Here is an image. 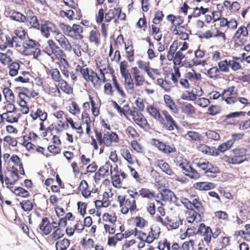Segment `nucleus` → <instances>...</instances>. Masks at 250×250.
Segmentation results:
<instances>
[{
	"label": "nucleus",
	"mask_w": 250,
	"mask_h": 250,
	"mask_svg": "<svg viewBox=\"0 0 250 250\" xmlns=\"http://www.w3.org/2000/svg\"><path fill=\"white\" fill-rule=\"evenodd\" d=\"M161 195V200L163 201H169L173 203H176L178 201V198L174 193L169 189L163 188L160 191Z\"/></svg>",
	"instance_id": "1"
},
{
	"label": "nucleus",
	"mask_w": 250,
	"mask_h": 250,
	"mask_svg": "<svg viewBox=\"0 0 250 250\" xmlns=\"http://www.w3.org/2000/svg\"><path fill=\"white\" fill-rule=\"evenodd\" d=\"M160 123L163 125V127L168 130H173L174 127L177 130L180 128V127L170 114L165 117L163 123Z\"/></svg>",
	"instance_id": "2"
},
{
	"label": "nucleus",
	"mask_w": 250,
	"mask_h": 250,
	"mask_svg": "<svg viewBox=\"0 0 250 250\" xmlns=\"http://www.w3.org/2000/svg\"><path fill=\"white\" fill-rule=\"evenodd\" d=\"M180 108L182 112L188 116H191L195 113V108L190 103L187 102H180Z\"/></svg>",
	"instance_id": "3"
},
{
	"label": "nucleus",
	"mask_w": 250,
	"mask_h": 250,
	"mask_svg": "<svg viewBox=\"0 0 250 250\" xmlns=\"http://www.w3.org/2000/svg\"><path fill=\"white\" fill-rule=\"evenodd\" d=\"M193 187L199 190H208L214 189L215 185L211 182H200L194 184Z\"/></svg>",
	"instance_id": "4"
},
{
	"label": "nucleus",
	"mask_w": 250,
	"mask_h": 250,
	"mask_svg": "<svg viewBox=\"0 0 250 250\" xmlns=\"http://www.w3.org/2000/svg\"><path fill=\"white\" fill-rule=\"evenodd\" d=\"M185 55L180 51H177L175 53L174 58L173 59V63L174 65H178L179 67L184 66L187 64L188 61L185 60L182 62V60L185 58Z\"/></svg>",
	"instance_id": "5"
},
{
	"label": "nucleus",
	"mask_w": 250,
	"mask_h": 250,
	"mask_svg": "<svg viewBox=\"0 0 250 250\" xmlns=\"http://www.w3.org/2000/svg\"><path fill=\"white\" fill-rule=\"evenodd\" d=\"M109 172V167L108 166H103L101 167L98 171L96 172L94 176V181L96 184L99 183V181L100 180V177H102L103 178L105 177L107 175V174Z\"/></svg>",
	"instance_id": "6"
},
{
	"label": "nucleus",
	"mask_w": 250,
	"mask_h": 250,
	"mask_svg": "<svg viewBox=\"0 0 250 250\" xmlns=\"http://www.w3.org/2000/svg\"><path fill=\"white\" fill-rule=\"evenodd\" d=\"M164 100L167 106L174 113L177 114L178 113V109L170 95L167 94L164 95Z\"/></svg>",
	"instance_id": "7"
},
{
	"label": "nucleus",
	"mask_w": 250,
	"mask_h": 250,
	"mask_svg": "<svg viewBox=\"0 0 250 250\" xmlns=\"http://www.w3.org/2000/svg\"><path fill=\"white\" fill-rule=\"evenodd\" d=\"M147 111L159 123H163L164 118L161 116L159 111L153 105H150L146 108Z\"/></svg>",
	"instance_id": "8"
},
{
	"label": "nucleus",
	"mask_w": 250,
	"mask_h": 250,
	"mask_svg": "<svg viewBox=\"0 0 250 250\" xmlns=\"http://www.w3.org/2000/svg\"><path fill=\"white\" fill-rule=\"evenodd\" d=\"M128 63L125 60L122 61L120 64V72L122 77L126 81L127 79L131 77V75L129 72V70L127 69Z\"/></svg>",
	"instance_id": "9"
},
{
	"label": "nucleus",
	"mask_w": 250,
	"mask_h": 250,
	"mask_svg": "<svg viewBox=\"0 0 250 250\" xmlns=\"http://www.w3.org/2000/svg\"><path fill=\"white\" fill-rule=\"evenodd\" d=\"M128 63L125 60L122 61L120 64V72L122 77L126 81L127 79L131 77V75L129 72V70L127 69Z\"/></svg>",
	"instance_id": "10"
},
{
	"label": "nucleus",
	"mask_w": 250,
	"mask_h": 250,
	"mask_svg": "<svg viewBox=\"0 0 250 250\" xmlns=\"http://www.w3.org/2000/svg\"><path fill=\"white\" fill-rule=\"evenodd\" d=\"M51 76L54 81L59 82L62 86L63 84H65V87L67 86V82L61 78L60 73L58 69H53L51 73Z\"/></svg>",
	"instance_id": "11"
},
{
	"label": "nucleus",
	"mask_w": 250,
	"mask_h": 250,
	"mask_svg": "<svg viewBox=\"0 0 250 250\" xmlns=\"http://www.w3.org/2000/svg\"><path fill=\"white\" fill-rule=\"evenodd\" d=\"M53 227L55 230L50 235L53 241H57L64 236V233L63 230L61 229L59 226L53 225Z\"/></svg>",
	"instance_id": "12"
},
{
	"label": "nucleus",
	"mask_w": 250,
	"mask_h": 250,
	"mask_svg": "<svg viewBox=\"0 0 250 250\" xmlns=\"http://www.w3.org/2000/svg\"><path fill=\"white\" fill-rule=\"evenodd\" d=\"M55 39L62 48H64L66 50H68L69 51L71 50V44L69 42L68 40L63 35H61L60 37L56 36Z\"/></svg>",
	"instance_id": "13"
},
{
	"label": "nucleus",
	"mask_w": 250,
	"mask_h": 250,
	"mask_svg": "<svg viewBox=\"0 0 250 250\" xmlns=\"http://www.w3.org/2000/svg\"><path fill=\"white\" fill-rule=\"evenodd\" d=\"M178 43L181 44V42H178V41L176 40L174 41L173 43L170 45L167 56L169 61H172L174 58V55H175L176 51L178 48Z\"/></svg>",
	"instance_id": "14"
},
{
	"label": "nucleus",
	"mask_w": 250,
	"mask_h": 250,
	"mask_svg": "<svg viewBox=\"0 0 250 250\" xmlns=\"http://www.w3.org/2000/svg\"><path fill=\"white\" fill-rule=\"evenodd\" d=\"M70 244V240L68 239L64 238L56 243V250H66L69 247Z\"/></svg>",
	"instance_id": "15"
},
{
	"label": "nucleus",
	"mask_w": 250,
	"mask_h": 250,
	"mask_svg": "<svg viewBox=\"0 0 250 250\" xmlns=\"http://www.w3.org/2000/svg\"><path fill=\"white\" fill-rule=\"evenodd\" d=\"M33 111H32L30 116L33 120H36L38 118H40V120L44 122L47 119V113L46 112H42V110L40 108H38L37 109L34 115H33Z\"/></svg>",
	"instance_id": "16"
},
{
	"label": "nucleus",
	"mask_w": 250,
	"mask_h": 250,
	"mask_svg": "<svg viewBox=\"0 0 250 250\" xmlns=\"http://www.w3.org/2000/svg\"><path fill=\"white\" fill-rule=\"evenodd\" d=\"M8 67L9 68V75L14 77L18 75L20 65L19 62H15L9 64Z\"/></svg>",
	"instance_id": "17"
},
{
	"label": "nucleus",
	"mask_w": 250,
	"mask_h": 250,
	"mask_svg": "<svg viewBox=\"0 0 250 250\" xmlns=\"http://www.w3.org/2000/svg\"><path fill=\"white\" fill-rule=\"evenodd\" d=\"M10 18L14 21L21 22H26L27 21L28 19L19 12H13L11 15H10Z\"/></svg>",
	"instance_id": "18"
},
{
	"label": "nucleus",
	"mask_w": 250,
	"mask_h": 250,
	"mask_svg": "<svg viewBox=\"0 0 250 250\" xmlns=\"http://www.w3.org/2000/svg\"><path fill=\"white\" fill-rule=\"evenodd\" d=\"M121 8L120 7L115 8L113 9H110L109 11L105 14V21L109 22L112 19H114L118 14V12L121 11Z\"/></svg>",
	"instance_id": "19"
},
{
	"label": "nucleus",
	"mask_w": 250,
	"mask_h": 250,
	"mask_svg": "<svg viewBox=\"0 0 250 250\" xmlns=\"http://www.w3.org/2000/svg\"><path fill=\"white\" fill-rule=\"evenodd\" d=\"M3 93L7 102L11 103L10 101L15 102V96L12 90L9 88H4L3 90Z\"/></svg>",
	"instance_id": "20"
},
{
	"label": "nucleus",
	"mask_w": 250,
	"mask_h": 250,
	"mask_svg": "<svg viewBox=\"0 0 250 250\" xmlns=\"http://www.w3.org/2000/svg\"><path fill=\"white\" fill-rule=\"evenodd\" d=\"M14 193L16 196L23 198H27L30 196L29 192L26 189L21 187H18L15 188Z\"/></svg>",
	"instance_id": "21"
},
{
	"label": "nucleus",
	"mask_w": 250,
	"mask_h": 250,
	"mask_svg": "<svg viewBox=\"0 0 250 250\" xmlns=\"http://www.w3.org/2000/svg\"><path fill=\"white\" fill-rule=\"evenodd\" d=\"M207 165L208 167V168H207L206 170L205 171V174L210 173L216 174L221 172V170L218 167L214 166L211 163H209V162H207Z\"/></svg>",
	"instance_id": "22"
},
{
	"label": "nucleus",
	"mask_w": 250,
	"mask_h": 250,
	"mask_svg": "<svg viewBox=\"0 0 250 250\" xmlns=\"http://www.w3.org/2000/svg\"><path fill=\"white\" fill-rule=\"evenodd\" d=\"M233 141L229 140L220 144L217 148V151L219 152H224L225 151L229 149L233 145Z\"/></svg>",
	"instance_id": "23"
},
{
	"label": "nucleus",
	"mask_w": 250,
	"mask_h": 250,
	"mask_svg": "<svg viewBox=\"0 0 250 250\" xmlns=\"http://www.w3.org/2000/svg\"><path fill=\"white\" fill-rule=\"evenodd\" d=\"M20 206L24 211H30L34 207L33 204L28 200L20 202Z\"/></svg>",
	"instance_id": "24"
},
{
	"label": "nucleus",
	"mask_w": 250,
	"mask_h": 250,
	"mask_svg": "<svg viewBox=\"0 0 250 250\" xmlns=\"http://www.w3.org/2000/svg\"><path fill=\"white\" fill-rule=\"evenodd\" d=\"M80 72L84 80L87 81H90L92 83H93V76L92 75H89V69L88 67L86 68H81Z\"/></svg>",
	"instance_id": "25"
},
{
	"label": "nucleus",
	"mask_w": 250,
	"mask_h": 250,
	"mask_svg": "<svg viewBox=\"0 0 250 250\" xmlns=\"http://www.w3.org/2000/svg\"><path fill=\"white\" fill-rule=\"evenodd\" d=\"M218 65L221 71L227 72L229 71L230 64L229 61H228L227 59L219 62Z\"/></svg>",
	"instance_id": "26"
},
{
	"label": "nucleus",
	"mask_w": 250,
	"mask_h": 250,
	"mask_svg": "<svg viewBox=\"0 0 250 250\" xmlns=\"http://www.w3.org/2000/svg\"><path fill=\"white\" fill-rule=\"evenodd\" d=\"M208 11L209 9L208 8H204L203 6H201L200 8L196 7L194 9L193 16L195 18L198 17L200 16L201 14L202 15H205Z\"/></svg>",
	"instance_id": "27"
},
{
	"label": "nucleus",
	"mask_w": 250,
	"mask_h": 250,
	"mask_svg": "<svg viewBox=\"0 0 250 250\" xmlns=\"http://www.w3.org/2000/svg\"><path fill=\"white\" fill-rule=\"evenodd\" d=\"M60 28L63 31L64 34L71 37H73L74 35L71 34V27L69 25L60 22L59 24Z\"/></svg>",
	"instance_id": "28"
},
{
	"label": "nucleus",
	"mask_w": 250,
	"mask_h": 250,
	"mask_svg": "<svg viewBox=\"0 0 250 250\" xmlns=\"http://www.w3.org/2000/svg\"><path fill=\"white\" fill-rule=\"evenodd\" d=\"M140 195L143 198H152L155 197L154 193L151 192L148 189L141 188L140 191Z\"/></svg>",
	"instance_id": "29"
},
{
	"label": "nucleus",
	"mask_w": 250,
	"mask_h": 250,
	"mask_svg": "<svg viewBox=\"0 0 250 250\" xmlns=\"http://www.w3.org/2000/svg\"><path fill=\"white\" fill-rule=\"evenodd\" d=\"M192 208L193 207L197 209L198 212H201L202 213L205 211V209L202 205L201 202L198 201L197 199H194L191 202Z\"/></svg>",
	"instance_id": "30"
},
{
	"label": "nucleus",
	"mask_w": 250,
	"mask_h": 250,
	"mask_svg": "<svg viewBox=\"0 0 250 250\" xmlns=\"http://www.w3.org/2000/svg\"><path fill=\"white\" fill-rule=\"evenodd\" d=\"M32 15L29 17V20L28 18L27 21H28L30 24H32V26L37 29H39L40 27V23L38 21V19L37 17L35 15H33V13H32Z\"/></svg>",
	"instance_id": "31"
},
{
	"label": "nucleus",
	"mask_w": 250,
	"mask_h": 250,
	"mask_svg": "<svg viewBox=\"0 0 250 250\" xmlns=\"http://www.w3.org/2000/svg\"><path fill=\"white\" fill-rule=\"evenodd\" d=\"M221 110V108L219 105H211L208 108V114L212 116H215L219 113Z\"/></svg>",
	"instance_id": "32"
},
{
	"label": "nucleus",
	"mask_w": 250,
	"mask_h": 250,
	"mask_svg": "<svg viewBox=\"0 0 250 250\" xmlns=\"http://www.w3.org/2000/svg\"><path fill=\"white\" fill-rule=\"evenodd\" d=\"M117 218L115 213H114L113 216L108 213H104L103 216V221L105 222L109 221L112 224H114L116 222Z\"/></svg>",
	"instance_id": "33"
},
{
	"label": "nucleus",
	"mask_w": 250,
	"mask_h": 250,
	"mask_svg": "<svg viewBox=\"0 0 250 250\" xmlns=\"http://www.w3.org/2000/svg\"><path fill=\"white\" fill-rule=\"evenodd\" d=\"M164 15L163 13V12L161 10L157 11L155 13V16L154 19L152 20V22L153 24H157L160 22L163 21V17Z\"/></svg>",
	"instance_id": "34"
},
{
	"label": "nucleus",
	"mask_w": 250,
	"mask_h": 250,
	"mask_svg": "<svg viewBox=\"0 0 250 250\" xmlns=\"http://www.w3.org/2000/svg\"><path fill=\"white\" fill-rule=\"evenodd\" d=\"M122 155L124 158L127 161L129 164H133L134 162L132 160L131 154L128 149L122 150Z\"/></svg>",
	"instance_id": "35"
},
{
	"label": "nucleus",
	"mask_w": 250,
	"mask_h": 250,
	"mask_svg": "<svg viewBox=\"0 0 250 250\" xmlns=\"http://www.w3.org/2000/svg\"><path fill=\"white\" fill-rule=\"evenodd\" d=\"M77 206L80 214L84 216L86 213L87 204L79 201L77 202Z\"/></svg>",
	"instance_id": "36"
},
{
	"label": "nucleus",
	"mask_w": 250,
	"mask_h": 250,
	"mask_svg": "<svg viewBox=\"0 0 250 250\" xmlns=\"http://www.w3.org/2000/svg\"><path fill=\"white\" fill-rule=\"evenodd\" d=\"M244 157V156H234L230 157V162H229V163L233 165L241 164L245 160V159H243Z\"/></svg>",
	"instance_id": "37"
},
{
	"label": "nucleus",
	"mask_w": 250,
	"mask_h": 250,
	"mask_svg": "<svg viewBox=\"0 0 250 250\" xmlns=\"http://www.w3.org/2000/svg\"><path fill=\"white\" fill-rule=\"evenodd\" d=\"M111 178L112 180V183L113 187L116 188H121V186H117V184L120 185L121 184V181L120 178V175L119 173H116L114 175L111 176Z\"/></svg>",
	"instance_id": "38"
},
{
	"label": "nucleus",
	"mask_w": 250,
	"mask_h": 250,
	"mask_svg": "<svg viewBox=\"0 0 250 250\" xmlns=\"http://www.w3.org/2000/svg\"><path fill=\"white\" fill-rule=\"evenodd\" d=\"M187 135L192 140L195 141H201L202 136L195 131H188Z\"/></svg>",
	"instance_id": "39"
},
{
	"label": "nucleus",
	"mask_w": 250,
	"mask_h": 250,
	"mask_svg": "<svg viewBox=\"0 0 250 250\" xmlns=\"http://www.w3.org/2000/svg\"><path fill=\"white\" fill-rule=\"evenodd\" d=\"M160 167L162 169L163 171L165 172L167 174L170 176L174 174V172L170 168L168 163L166 162L163 163Z\"/></svg>",
	"instance_id": "40"
},
{
	"label": "nucleus",
	"mask_w": 250,
	"mask_h": 250,
	"mask_svg": "<svg viewBox=\"0 0 250 250\" xmlns=\"http://www.w3.org/2000/svg\"><path fill=\"white\" fill-rule=\"evenodd\" d=\"M206 135L208 138L214 140H218L220 138L219 134L215 131L208 130L206 132Z\"/></svg>",
	"instance_id": "41"
},
{
	"label": "nucleus",
	"mask_w": 250,
	"mask_h": 250,
	"mask_svg": "<svg viewBox=\"0 0 250 250\" xmlns=\"http://www.w3.org/2000/svg\"><path fill=\"white\" fill-rule=\"evenodd\" d=\"M136 220V226L140 228H144L147 222L143 218L140 216H137L135 218Z\"/></svg>",
	"instance_id": "42"
},
{
	"label": "nucleus",
	"mask_w": 250,
	"mask_h": 250,
	"mask_svg": "<svg viewBox=\"0 0 250 250\" xmlns=\"http://www.w3.org/2000/svg\"><path fill=\"white\" fill-rule=\"evenodd\" d=\"M75 15V13L72 10H69L67 11H65L64 10H61L60 11V15L61 16L63 17L64 16L66 17L70 20H72L73 19V16Z\"/></svg>",
	"instance_id": "43"
},
{
	"label": "nucleus",
	"mask_w": 250,
	"mask_h": 250,
	"mask_svg": "<svg viewBox=\"0 0 250 250\" xmlns=\"http://www.w3.org/2000/svg\"><path fill=\"white\" fill-rule=\"evenodd\" d=\"M11 176L13 178L14 182H18L21 177L19 174V170L18 168L14 166L12 167V171H11Z\"/></svg>",
	"instance_id": "44"
},
{
	"label": "nucleus",
	"mask_w": 250,
	"mask_h": 250,
	"mask_svg": "<svg viewBox=\"0 0 250 250\" xmlns=\"http://www.w3.org/2000/svg\"><path fill=\"white\" fill-rule=\"evenodd\" d=\"M3 141L12 146H16L18 144L17 140L10 136H6L3 138Z\"/></svg>",
	"instance_id": "45"
},
{
	"label": "nucleus",
	"mask_w": 250,
	"mask_h": 250,
	"mask_svg": "<svg viewBox=\"0 0 250 250\" xmlns=\"http://www.w3.org/2000/svg\"><path fill=\"white\" fill-rule=\"evenodd\" d=\"M107 201L97 200L94 201L95 206L96 208L100 209L101 208H106L110 205V202H108L106 205H105Z\"/></svg>",
	"instance_id": "46"
},
{
	"label": "nucleus",
	"mask_w": 250,
	"mask_h": 250,
	"mask_svg": "<svg viewBox=\"0 0 250 250\" xmlns=\"http://www.w3.org/2000/svg\"><path fill=\"white\" fill-rule=\"evenodd\" d=\"M158 229L159 231L157 233V236H156V234L152 233V236L151 237L150 234H149L146 237V239L144 241V242L148 244H151L154 241V240H155L156 239H158L161 233L160 228H158Z\"/></svg>",
	"instance_id": "47"
},
{
	"label": "nucleus",
	"mask_w": 250,
	"mask_h": 250,
	"mask_svg": "<svg viewBox=\"0 0 250 250\" xmlns=\"http://www.w3.org/2000/svg\"><path fill=\"white\" fill-rule=\"evenodd\" d=\"M246 114V112L245 111H236L233 112H231L229 114H227L225 116L227 119H230L232 118H236L239 117L240 116H245Z\"/></svg>",
	"instance_id": "48"
},
{
	"label": "nucleus",
	"mask_w": 250,
	"mask_h": 250,
	"mask_svg": "<svg viewBox=\"0 0 250 250\" xmlns=\"http://www.w3.org/2000/svg\"><path fill=\"white\" fill-rule=\"evenodd\" d=\"M125 82L128 85V86L131 85L129 87H125L127 91L130 93H133L134 91V87L133 81L131 77H130L129 78L127 79L126 81L125 80Z\"/></svg>",
	"instance_id": "49"
},
{
	"label": "nucleus",
	"mask_w": 250,
	"mask_h": 250,
	"mask_svg": "<svg viewBox=\"0 0 250 250\" xmlns=\"http://www.w3.org/2000/svg\"><path fill=\"white\" fill-rule=\"evenodd\" d=\"M89 41L90 42H94L97 45L100 43L99 40L96 36V31L95 30H91L90 33Z\"/></svg>",
	"instance_id": "50"
},
{
	"label": "nucleus",
	"mask_w": 250,
	"mask_h": 250,
	"mask_svg": "<svg viewBox=\"0 0 250 250\" xmlns=\"http://www.w3.org/2000/svg\"><path fill=\"white\" fill-rule=\"evenodd\" d=\"M229 62L230 64L229 66L233 71H237L243 69L240 63L236 61L229 60Z\"/></svg>",
	"instance_id": "51"
},
{
	"label": "nucleus",
	"mask_w": 250,
	"mask_h": 250,
	"mask_svg": "<svg viewBox=\"0 0 250 250\" xmlns=\"http://www.w3.org/2000/svg\"><path fill=\"white\" fill-rule=\"evenodd\" d=\"M131 146L137 152H141L143 149L142 146L136 140L131 141Z\"/></svg>",
	"instance_id": "52"
},
{
	"label": "nucleus",
	"mask_w": 250,
	"mask_h": 250,
	"mask_svg": "<svg viewBox=\"0 0 250 250\" xmlns=\"http://www.w3.org/2000/svg\"><path fill=\"white\" fill-rule=\"evenodd\" d=\"M47 149L50 152L54 154H59L61 151V149L60 147L53 145H49L48 146Z\"/></svg>",
	"instance_id": "53"
},
{
	"label": "nucleus",
	"mask_w": 250,
	"mask_h": 250,
	"mask_svg": "<svg viewBox=\"0 0 250 250\" xmlns=\"http://www.w3.org/2000/svg\"><path fill=\"white\" fill-rule=\"evenodd\" d=\"M107 134H108L109 139L110 140V142H114L115 143H117L119 141V136L116 132L111 131L109 133V132H107Z\"/></svg>",
	"instance_id": "54"
},
{
	"label": "nucleus",
	"mask_w": 250,
	"mask_h": 250,
	"mask_svg": "<svg viewBox=\"0 0 250 250\" xmlns=\"http://www.w3.org/2000/svg\"><path fill=\"white\" fill-rule=\"evenodd\" d=\"M104 92L106 94L112 96L113 95V91L112 90V86L110 83H106L104 85Z\"/></svg>",
	"instance_id": "55"
},
{
	"label": "nucleus",
	"mask_w": 250,
	"mask_h": 250,
	"mask_svg": "<svg viewBox=\"0 0 250 250\" xmlns=\"http://www.w3.org/2000/svg\"><path fill=\"white\" fill-rule=\"evenodd\" d=\"M41 31L42 34L45 38H47L49 37L50 34L48 32V30L47 29V26H46V24L42 23L41 26Z\"/></svg>",
	"instance_id": "56"
},
{
	"label": "nucleus",
	"mask_w": 250,
	"mask_h": 250,
	"mask_svg": "<svg viewBox=\"0 0 250 250\" xmlns=\"http://www.w3.org/2000/svg\"><path fill=\"white\" fill-rule=\"evenodd\" d=\"M94 132L99 144L100 145H103L104 143V137H102V133L101 132H99L97 128L94 129Z\"/></svg>",
	"instance_id": "57"
},
{
	"label": "nucleus",
	"mask_w": 250,
	"mask_h": 250,
	"mask_svg": "<svg viewBox=\"0 0 250 250\" xmlns=\"http://www.w3.org/2000/svg\"><path fill=\"white\" fill-rule=\"evenodd\" d=\"M181 202L187 209L193 210V208H192V206L191 205V202L189 201L188 198H184Z\"/></svg>",
	"instance_id": "58"
},
{
	"label": "nucleus",
	"mask_w": 250,
	"mask_h": 250,
	"mask_svg": "<svg viewBox=\"0 0 250 250\" xmlns=\"http://www.w3.org/2000/svg\"><path fill=\"white\" fill-rule=\"evenodd\" d=\"M229 8L232 12H236L238 11L240 8V5L238 2L234 1L229 6Z\"/></svg>",
	"instance_id": "59"
},
{
	"label": "nucleus",
	"mask_w": 250,
	"mask_h": 250,
	"mask_svg": "<svg viewBox=\"0 0 250 250\" xmlns=\"http://www.w3.org/2000/svg\"><path fill=\"white\" fill-rule=\"evenodd\" d=\"M72 106L73 107V109L71 110V107H69V111L73 115H75L77 113L79 112L80 108H79L78 104L75 102H72Z\"/></svg>",
	"instance_id": "60"
},
{
	"label": "nucleus",
	"mask_w": 250,
	"mask_h": 250,
	"mask_svg": "<svg viewBox=\"0 0 250 250\" xmlns=\"http://www.w3.org/2000/svg\"><path fill=\"white\" fill-rule=\"evenodd\" d=\"M198 102L199 105L203 107H206L210 103L208 99L205 98H199Z\"/></svg>",
	"instance_id": "61"
},
{
	"label": "nucleus",
	"mask_w": 250,
	"mask_h": 250,
	"mask_svg": "<svg viewBox=\"0 0 250 250\" xmlns=\"http://www.w3.org/2000/svg\"><path fill=\"white\" fill-rule=\"evenodd\" d=\"M104 19V10L103 8L99 10L98 15L96 18V21L97 23H102Z\"/></svg>",
	"instance_id": "62"
},
{
	"label": "nucleus",
	"mask_w": 250,
	"mask_h": 250,
	"mask_svg": "<svg viewBox=\"0 0 250 250\" xmlns=\"http://www.w3.org/2000/svg\"><path fill=\"white\" fill-rule=\"evenodd\" d=\"M10 161H12L16 166H19L20 164L22 163L20 157L16 154H13L12 155L10 158Z\"/></svg>",
	"instance_id": "63"
},
{
	"label": "nucleus",
	"mask_w": 250,
	"mask_h": 250,
	"mask_svg": "<svg viewBox=\"0 0 250 250\" xmlns=\"http://www.w3.org/2000/svg\"><path fill=\"white\" fill-rule=\"evenodd\" d=\"M135 104L140 111L144 110L145 105L143 100L141 98H138L135 101Z\"/></svg>",
	"instance_id": "64"
}]
</instances>
